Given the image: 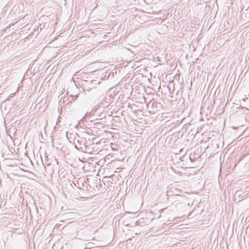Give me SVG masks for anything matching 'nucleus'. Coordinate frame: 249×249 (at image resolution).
Wrapping results in <instances>:
<instances>
[{
	"instance_id": "nucleus-1",
	"label": "nucleus",
	"mask_w": 249,
	"mask_h": 249,
	"mask_svg": "<svg viewBox=\"0 0 249 249\" xmlns=\"http://www.w3.org/2000/svg\"><path fill=\"white\" fill-rule=\"evenodd\" d=\"M75 147L77 149H78V150L81 149L82 151H84V152H85L86 153H88V151H87V147H85V150L83 149V148L81 146V145L78 146L77 145L75 144Z\"/></svg>"
},
{
	"instance_id": "nucleus-2",
	"label": "nucleus",
	"mask_w": 249,
	"mask_h": 249,
	"mask_svg": "<svg viewBox=\"0 0 249 249\" xmlns=\"http://www.w3.org/2000/svg\"><path fill=\"white\" fill-rule=\"evenodd\" d=\"M111 147L113 151H118V145H115V144L114 145L113 143H111Z\"/></svg>"
},
{
	"instance_id": "nucleus-3",
	"label": "nucleus",
	"mask_w": 249,
	"mask_h": 249,
	"mask_svg": "<svg viewBox=\"0 0 249 249\" xmlns=\"http://www.w3.org/2000/svg\"><path fill=\"white\" fill-rule=\"evenodd\" d=\"M88 112H87V113L85 114V115H84V116L83 117V119H82L83 120V119H85V118L88 116Z\"/></svg>"
},
{
	"instance_id": "nucleus-4",
	"label": "nucleus",
	"mask_w": 249,
	"mask_h": 249,
	"mask_svg": "<svg viewBox=\"0 0 249 249\" xmlns=\"http://www.w3.org/2000/svg\"><path fill=\"white\" fill-rule=\"evenodd\" d=\"M60 117L59 116L58 117V118L57 119V122H56V124H57L59 122H60Z\"/></svg>"
},
{
	"instance_id": "nucleus-5",
	"label": "nucleus",
	"mask_w": 249,
	"mask_h": 249,
	"mask_svg": "<svg viewBox=\"0 0 249 249\" xmlns=\"http://www.w3.org/2000/svg\"><path fill=\"white\" fill-rule=\"evenodd\" d=\"M14 94H15V93H13V94H11V95H12V96H13L14 95Z\"/></svg>"
}]
</instances>
